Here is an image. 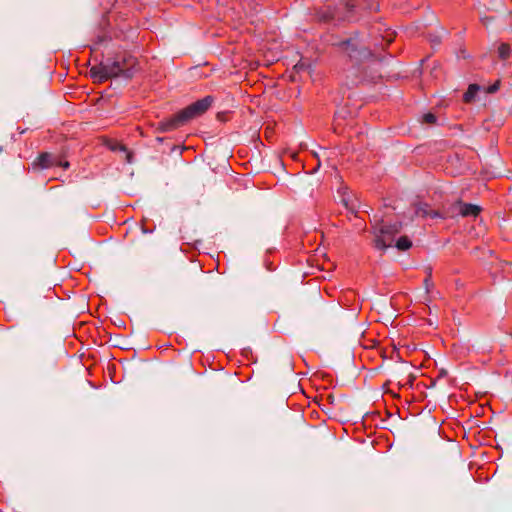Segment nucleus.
<instances>
[{"label":"nucleus","mask_w":512,"mask_h":512,"mask_svg":"<svg viewBox=\"0 0 512 512\" xmlns=\"http://www.w3.org/2000/svg\"><path fill=\"white\" fill-rule=\"evenodd\" d=\"M57 165H60V166H62L65 169L69 167V163L68 162H64V163L59 162V163H57Z\"/></svg>","instance_id":"14"},{"label":"nucleus","mask_w":512,"mask_h":512,"mask_svg":"<svg viewBox=\"0 0 512 512\" xmlns=\"http://www.w3.org/2000/svg\"><path fill=\"white\" fill-rule=\"evenodd\" d=\"M481 212V208L474 204L459 203V213L463 217L473 216L476 217Z\"/></svg>","instance_id":"5"},{"label":"nucleus","mask_w":512,"mask_h":512,"mask_svg":"<svg viewBox=\"0 0 512 512\" xmlns=\"http://www.w3.org/2000/svg\"><path fill=\"white\" fill-rule=\"evenodd\" d=\"M346 194H347V189H345V191L343 192L342 202L344 203V205L347 209L354 210V205L352 203H350V200H349V198L346 197Z\"/></svg>","instance_id":"11"},{"label":"nucleus","mask_w":512,"mask_h":512,"mask_svg":"<svg viewBox=\"0 0 512 512\" xmlns=\"http://www.w3.org/2000/svg\"><path fill=\"white\" fill-rule=\"evenodd\" d=\"M381 235L375 239V247L378 249H385L390 247L393 243V238L390 235H387V231L384 229V226L380 229Z\"/></svg>","instance_id":"6"},{"label":"nucleus","mask_w":512,"mask_h":512,"mask_svg":"<svg viewBox=\"0 0 512 512\" xmlns=\"http://www.w3.org/2000/svg\"><path fill=\"white\" fill-rule=\"evenodd\" d=\"M344 51L349 58L350 73L356 74L360 66L370 60L374 55L366 47L355 41H347L344 44Z\"/></svg>","instance_id":"2"},{"label":"nucleus","mask_w":512,"mask_h":512,"mask_svg":"<svg viewBox=\"0 0 512 512\" xmlns=\"http://www.w3.org/2000/svg\"><path fill=\"white\" fill-rule=\"evenodd\" d=\"M423 122L427 124H434L436 122V116L432 113L423 115Z\"/></svg>","instance_id":"12"},{"label":"nucleus","mask_w":512,"mask_h":512,"mask_svg":"<svg viewBox=\"0 0 512 512\" xmlns=\"http://www.w3.org/2000/svg\"><path fill=\"white\" fill-rule=\"evenodd\" d=\"M500 82L496 81L493 85L487 88V93H494L499 89Z\"/></svg>","instance_id":"13"},{"label":"nucleus","mask_w":512,"mask_h":512,"mask_svg":"<svg viewBox=\"0 0 512 512\" xmlns=\"http://www.w3.org/2000/svg\"><path fill=\"white\" fill-rule=\"evenodd\" d=\"M212 103L213 98L211 96H206L203 99L197 100L196 102L192 103L191 105L177 113L167 122L162 123L163 129L166 131L172 130L183 125L188 120L193 119L206 112L212 105Z\"/></svg>","instance_id":"1"},{"label":"nucleus","mask_w":512,"mask_h":512,"mask_svg":"<svg viewBox=\"0 0 512 512\" xmlns=\"http://www.w3.org/2000/svg\"><path fill=\"white\" fill-rule=\"evenodd\" d=\"M480 90V86L477 85V84H470L468 86V89L467 91L464 93L463 95V101L465 103H471L472 101H474L477 93L479 92Z\"/></svg>","instance_id":"7"},{"label":"nucleus","mask_w":512,"mask_h":512,"mask_svg":"<svg viewBox=\"0 0 512 512\" xmlns=\"http://www.w3.org/2000/svg\"><path fill=\"white\" fill-rule=\"evenodd\" d=\"M37 165L40 166L41 168H48L56 165V163L54 162L52 156L49 153H42L37 158Z\"/></svg>","instance_id":"8"},{"label":"nucleus","mask_w":512,"mask_h":512,"mask_svg":"<svg viewBox=\"0 0 512 512\" xmlns=\"http://www.w3.org/2000/svg\"><path fill=\"white\" fill-rule=\"evenodd\" d=\"M89 73L93 81L98 83H102L109 78L115 77V72L111 69L110 63L93 66Z\"/></svg>","instance_id":"4"},{"label":"nucleus","mask_w":512,"mask_h":512,"mask_svg":"<svg viewBox=\"0 0 512 512\" xmlns=\"http://www.w3.org/2000/svg\"><path fill=\"white\" fill-rule=\"evenodd\" d=\"M111 69L115 72V77L124 76L130 78L138 70L137 59L124 52L118 55L111 63Z\"/></svg>","instance_id":"3"},{"label":"nucleus","mask_w":512,"mask_h":512,"mask_svg":"<svg viewBox=\"0 0 512 512\" xmlns=\"http://www.w3.org/2000/svg\"><path fill=\"white\" fill-rule=\"evenodd\" d=\"M498 54L501 59H507L510 56V46L506 43L500 44L498 47Z\"/></svg>","instance_id":"10"},{"label":"nucleus","mask_w":512,"mask_h":512,"mask_svg":"<svg viewBox=\"0 0 512 512\" xmlns=\"http://www.w3.org/2000/svg\"><path fill=\"white\" fill-rule=\"evenodd\" d=\"M412 246V242L410 241V239L406 236H402L400 237L397 242H396V247L399 249V250H407L409 249L410 247Z\"/></svg>","instance_id":"9"}]
</instances>
